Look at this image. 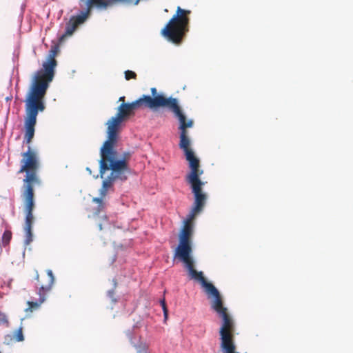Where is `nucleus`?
<instances>
[{
	"instance_id": "1",
	"label": "nucleus",
	"mask_w": 353,
	"mask_h": 353,
	"mask_svg": "<svg viewBox=\"0 0 353 353\" xmlns=\"http://www.w3.org/2000/svg\"><path fill=\"white\" fill-rule=\"evenodd\" d=\"M59 51V48L57 45L51 47L47 61L43 63V68L35 73L27 93L24 118V139L27 143H30L34 137L38 113L46 109L44 98L49 83L54 76V70L57 65L55 57Z\"/></svg>"
},
{
	"instance_id": "2",
	"label": "nucleus",
	"mask_w": 353,
	"mask_h": 353,
	"mask_svg": "<svg viewBox=\"0 0 353 353\" xmlns=\"http://www.w3.org/2000/svg\"><path fill=\"white\" fill-rule=\"evenodd\" d=\"M21 160V168L18 173L26 172V176L23 180L21 198L26 213L24 230L26 233L25 245H29L33 241L32 227L34 223L32 214L34 208V187L40 185L41 181L37 174L39 162L36 153L28 148L27 152L22 153Z\"/></svg>"
},
{
	"instance_id": "3",
	"label": "nucleus",
	"mask_w": 353,
	"mask_h": 353,
	"mask_svg": "<svg viewBox=\"0 0 353 353\" xmlns=\"http://www.w3.org/2000/svg\"><path fill=\"white\" fill-rule=\"evenodd\" d=\"M101 159L99 161V173L101 178L108 170H111L110 174L106 178L100 190L101 198H94L92 201L98 204L97 214L103 209V198L105 196L108 190L112 187L116 180L125 181L127 174L130 172L128 160L130 153H124L122 158L118 159L117 152L114 148L103 145L100 150Z\"/></svg>"
},
{
	"instance_id": "4",
	"label": "nucleus",
	"mask_w": 353,
	"mask_h": 353,
	"mask_svg": "<svg viewBox=\"0 0 353 353\" xmlns=\"http://www.w3.org/2000/svg\"><path fill=\"white\" fill-rule=\"evenodd\" d=\"M152 97L143 95L139 98L143 106L150 109H155L159 107L167 108L179 119L180 130L179 148L183 151L191 150L190 140L188 136L187 128H192L194 122L192 119L187 120L183 113L178 100L173 97H165L163 94H158L155 88H151Z\"/></svg>"
},
{
	"instance_id": "5",
	"label": "nucleus",
	"mask_w": 353,
	"mask_h": 353,
	"mask_svg": "<svg viewBox=\"0 0 353 353\" xmlns=\"http://www.w3.org/2000/svg\"><path fill=\"white\" fill-rule=\"evenodd\" d=\"M183 152L190 169V172L185 176V181L190 185L194 196L192 208L187 219L184 221V224L188 223L189 225H193L192 222L194 219L203 210L205 205L207 194L202 190L205 183L200 178L203 171L200 169L199 159L195 157L192 149Z\"/></svg>"
},
{
	"instance_id": "6",
	"label": "nucleus",
	"mask_w": 353,
	"mask_h": 353,
	"mask_svg": "<svg viewBox=\"0 0 353 353\" xmlns=\"http://www.w3.org/2000/svg\"><path fill=\"white\" fill-rule=\"evenodd\" d=\"M193 234V225L184 224L179 235V244L174 251V259L184 264L190 279L197 282L205 279L203 272L195 270V262L192 256V248L191 237Z\"/></svg>"
},
{
	"instance_id": "7",
	"label": "nucleus",
	"mask_w": 353,
	"mask_h": 353,
	"mask_svg": "<svg viewBox=\"0 0 353 353\" xmlns=\"http://www.w3.org/2000/svg\"><path fill=\"white\" fill-rule=\"evenodd\" d=\"M190 13L191 11L189 10L177 7L176 14L161 30L162 36L174 44H181L189 31L190 18L188 16Z\"/></svg>"
},
{
	"instance_id": "8",
	"label": "nucleus",
	"mask_w": 353,
	"mask_h": 353,
	"mask_svg": "<svg viewBox=\"0 0 353 353\" xmlns=\"http://www.w3.org/2000/svg\"><path fill=\"white\" fill-rule=\"evenodd\" d=\"M141 106H143V104L140 99L132 103H122L119 105L116 116L112 117L106 123L108 139L103 143L104 145L114 148L121 123L126 118L134 114V111Z\"/></svg>"
},
{
	"instance_id": "9",
	"label": "nucleus",
	"mask_w": 353,
	"mask_h": 353,
	"mask_svg": "<svg viewBox=\"0 0 353 353\" xmlns=\"http://www.w3.org/2000/svg\"><path fill=\"white\" fill-rule=\"evenodd\" d=\"M139 0H79L81 6H85V10L91 15L93 8L98 10H106L110 7L117 3H130L138 4Z\"/></svg>"
},
{
	"instance_id": "10",
	"label": "nucleus",
	"mask_w": 353,
	"mask_h": 353,
	"mask_svg": "<svg viewBox=\"0 0 353 353\" xmlns=\"http://www.w3.org/2000/svg\"><path fill=\"white\" fill-rule=\"evenodd\" d=\"M48 274L50 276H48L47 278V283H44L42 282L41 287L39 288L37 292L39 296V299L35 301H28L27 304L28 305V307L26 309V312H32V311L39 309L41 305L46 301V293L52 289V287L54 282V277L52 272L49 271Z\"/></svg>"
},
{
	"instance_id": "11",
	"label": "nucleus",
	"mask_w": 353,
	"mask_h": 353,
	"mask_svg": "<svg viewBox=\"0 0 353 353\" xmlns=\"http://www.w3.org/2000/svg\"><path fill=\"white\" fill-rule=\"evenodd\" d=\"M90 14L84 10H81L77 15L72 16L68 22L65 24V31L60 38L59 41L62 42L68 37L73 34L79 26L83 24L90 17Z\"/></svg>"
},
{
	"instance_id": "12",
	"label": "nucleus",
	"mask_w": 353,
	"mask_h": 353,
	"mask_svg": "<svg viewBox=\"0 0 353 353\" xmlns=\"http://www.w3.org/2000/svg\"><path fill=\"white\" fill-rule=\"evenodd\" d=\"M11 239H12V232L10 230H6L3 232V236H2V239H1L2 245L4 247L7 246L10 243Z\"/></svg>"
},
{
	"instance_id": "13",
	"label": "nucleus",
	"mask_w": 353,
	"mask_h": 353,
	"mask_svg": "<svg viewBox=\"0 0 353 353\" xmlns=\"http://www.w3.org/2000/svg\"><path fill=\"white\" fill-rule=\"evenodd\" d=\"M13 339L15 341L21 342L24 340L23 334V328L21 327L18 330H17L13 333L12 336Z\"/></svg>"
},
{
	"instance_id": "14",
	"label": "nucleus",
	"mask_w": 353,
	"mask_h": 353,
	"mask_svg": "<svg viewBox=\"0 0 353 353\" xmlns=\"http://www.w3.org/2000/svg\"><path fill=\"white\" fill-rule=\"evenodd\" d=\"M49 271H51L50 270H47V274L46 276H42L41 279H40L39 278V273H38V271L37 270H35V279L38 281L39 283V287H41V283L42 282L44 283H47V278L48 276H50L48 274V272Z\"/></svg>"
},
{
	"instance_id": "15",
	"label": "nucleus",
	"mask_w": 353,
	"mask_h": 353,
	"mask_svg": "<svg viewBox=\"0 0 353 353\" xmlns=\"http://www.w3.org/2000/svg\"><path fill=\"white\" fill-rule=\"evenodd\" d=\"M6 325V327L9 326V320L7 315L0 310V326Z\"/></svg>"
},
{
	"instance_id": "16",
	"label": "nucleus",
	"mask_w": 353,
	"mask_h": 353,
	"mask_svg": "<svg viewBox=\"0 0 353 353\" xmlns=\"http://www.w3.org/2000/svg\"><path fill=\"white\" fill-rule=\"evenodd\" d=\"M125 79L128 81L130 79H137V74L132 70H126L125 72Z\"/></svg>"
},
{
	"instance_id": "17",
	"label": "nucleus",
	"mask_w": 353,
	"mask_h": 353,
	"mask_svg": "<svg viewBox=\"0 0 353 353\" xmlns=\"http://www.w3.org/2000/svg\"><path fill=\"white\" fill-rule=\"evenodd\" d=\"M160 303H161V305L163 311L164 317L166 319L168 318V310L167 308L165 299H163L162 300H161Z\"/></svg>"
},
{
	"instance_id": "18",
	"label": "nucleus",
	"mask_w": 353,
	"mask_h": 353,
	"mask_svg": "<svg viewBox=\"0 0 353 353\" xmlns=\"http://www.w3.org/2000/svg\"><path fill=\"white\" fill-rule=\"evenodd\" d=\"M119 101H123V103H124V101H125V97H121L119 98Z\"/></svg>"
},
{
	"instance_id": "19",
	"label": "nucleus",
	"mask_w": 353,
	"mask_h": 353,
	"mask_svg": "<svg viewBox=\"0 0 353 353\" xmlns=\"http://www.w3.org/2000/svg\"><path fill=\"white\" fill-rule=\"evenodd\" d=\"M86 170H87L88 172H90V174H91V170H90V169L89 168H86Z\"/></svg>"
},
{
	"instance_id": "20",
	"label": "nucleus",
	"mask_w": 353,
	"mask_h": 353,
	"mask_svg": "<svg viewBox=\"0 0 353 353\" xmlns=\"http://www.w3.org/2000/svg\"><path fill=\"white\" fill-rule=\"evenodd\" d=\"M99 230H102V225H101V224H99Z\"/></svg>"
},
{
	"instance_id": "21",
	"label": "nucleus",
	"mask_w": 353,
	"mask_h": 353,
	"mask_svg": "<svg viewBox=\"0 0 353 353\" xmlns=\"http://www.w3.org/2000/svg\"><path fill=\"white\" fill-rule=\"evenodd\" d=\"M8 338H10V339H11V338H12V336H11L10 335H7V336H6V339H7Z\"/></svg>"
},
{
	"instance_id": "22",
	"label": "nucleus",
	"mask_w": 353,
	"mask_h": 353,
	"mask_svg": "<svg viewBox=\"0 0 353 353\" xmlns=\"http://www.w3.org/2000/svg\"><path fill=\"white\" fill-rule=\"evenodd\" d=\"M109 294L112 295V294H114V292H113V291H110V292H109Z\"/></svg>"
}]
</instances>
